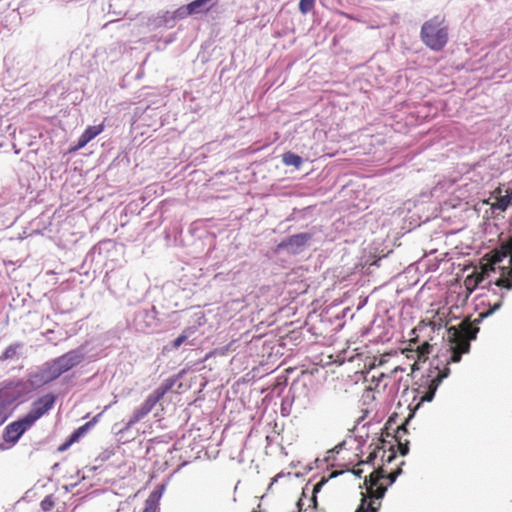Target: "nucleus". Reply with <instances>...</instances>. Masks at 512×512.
<instances>
[{
	"label": "nucleus",
	"mask_w": 512,
	"mask_h": 512,
	"mask_svg": "<svg viewBox=\"0 0 512 512\" xmlns=\"http://www.w3.org/2000/svg\"><path fill=\"white\" fill-rule=\"evenodd\" d=\"M153 496V505H156V502L158 501V499L161 497V492H157V491H154L152 492L149 497H152Z\"/></svg>",
	"instance_id": "7c9ffc66"
},
{
	"label": "nucleus",
	"mask_w": 512,
	"mask_h": 512,
	"mask_svg": "<svg viewBox=\"0 0 512 512\" xmlns=\"http://www.w3.org/2000/svg\"><path fill=\"white\" fill-rule=\"evenodd\" d=\"M143 512H156V505H153V496L148 497L145 501V508Z\"/></svg>",
	"instance_id": "393cba45"
},
{
	"label": "nucleus",
	"mask_w": 512,
	"mask_h": 512,
	"mask_svg": "<svg viewBox=\"0 0 512 512\" xmlns=\"http://www.w3.org/2000/svg\"><path fill=\"white\" fill-rule=\"evenodd\" d=\"M469 350L470 344L467 341H457L454 346H451V353L449 358L445 360L443 368H440L439 363H437L428 370L426 375L421 377L417 388V396L419 400L416 405L411 408L409 416L405 420L404 424L399 427L398 433L400 431L406 433V425L413 418L415 411L419 409L424 402H431L434 399L438 387L450 374L448 364L459 362L462 354L468 353Z\"/></svg>",
	"instance_id": "f257e3e1"
},
{
	"label": "nucleus",
	"mask_w": 512,
	"mask_h": 512,
	"mask_svg": "<svg viewBox=\"0 0 512 512\" xmlns=\"http://www.w3.org/2000/svg\"><path fill=\"white\" fill-rule=\"evenodd\" d=\"M53 506V502L49 499V498H45L42 502H41V508L43 511H48L52 508Z\"/></svg>",
	"instance_id": "bb28decb"
},
{
	"label": "nucleus",
	"mask_w": 512,
	"mask_h": 512,
	"mask_svg": "<svg viewBox=\"0 0 512 512\" xmlns=\"http://www.w3.org/2000/svg\"><path fill=\"white\" fill-rule=\"evenodd\" d=\"M503 247L508 252L512 251V236L507 240L506 243L503 244Z\"/></svg>",
	"instance_id": "c756f323"
},
{
	"label": "nucleus",
	"mask_w": 512,
	"mask_h": 512,
	"mask_svg": "<svg viewBox=\"0 0 512 512\" xmlns=\"http://www.w3.org/2000/svg\"><path fill=\"white\" fill-rule=\"evenodd\" d=\"M19 347H20L19 344L9 345L5 349V351L3 352L2 356L0 357V359H2V360L12 359L17 354V349Z\"/></svg>",
	"instance_id": "aec40b11"
},
{
	"label": "nucleus",
	"mask_w": 512,
	"mask_h": 512,
	"mask_svg": "<svg viewBox=\"0 0 512 512\" xmlns=\"http://www.w3.org/2000/svg\"><path fill=\"white\" fill-rule=\"evenodd\" d=\"M374 458H375V455H372V454H371V455L369 456V460H370V461H372Z\"/></svg>",
	"instance_id": "e433bc0d"
},
{
	"label": "nucleus",
	"mask_w": 512,
	"mask_h": 512,
	"mask_svg": "<svg viewBox=\"0 0 512 512\" xmlns=\"http://www.w3.org/2000/svg\"><path fill=\"white\" fill-rule=\"evenodd\" d=\"M315 0H300L299 1V11L302 14H307L314 7Z\"/></svg>",
	"instance_id": "412c9836"
},
{
	"label": "nucleus",
	"mask_w": 512,
	"mask_h": 512,
	"mask_svg": "<svg viewBox=\"0 0 512 512\" xmlns=\"http://www.w3.org/2000/svg\"><path fill=\"white\" fill-rule=\"evenodd\" d=\"M407 452H408V448L407 447L401 448V454L402 455H405Z\"/></svg>",
	"instance_id": "f704fd0d"
},
{
	"label": "nucleus",
	"mask_w": 512,
	"mask_h": 512,
	"mask_svg": "<svg viewBox=\"0 0 512 512\" xmlns=\"http://www.w3.org/2000/svg\"><path fill=\"white\" fill-rule=\"evenodd\" d=\"M327 483V479L325 478H322L319 482H317L313 489H312V493L315 495L316 493H318L322 487Z\"/></svg>",
	"instance_id": "a878e982"
},
{
	"label": "nucleus",
	"mask_w": 512,
	"mask_h": 512,
	"mask_svg": "<svg viewBox=\"0 0 512 512\" xmlns=\"http://www.w3.org/2000/svg\"><path fill=\"white\" fill-rule=\"evenodd\" d=\"M172 384H161L152 393H150L143 404L135 409L132 416L125 424L124 430H129L136 423L146 417L155 405L164 397V395L171 389Z\"/></svg>",
	"instance_id": "0eeeda50"
},
{
	"label": "nucleus",
	"mask_w": 512,
	"mask_h": 512,
	"mask_svg": "<svg viewBox=\"0 0 512 512\" xmlns=\"http://www.w3.org/2000/svg\"><path fill=\"white\" fill-rule=\"evenodd\" d=\"M512 265V256L509 259ZM466 289L472 293L476 288H488L494 291L495 288L512 289V266L491 267L490 269H474L464 280Z\"/></svg>",
	"instance_id": "f03ea898"
},
{
	"label": "nucleus",
	"mask_w": 512,
	"mask_h": 512,
	"mask_svg": "<svg viewBox=\"0 0 512 512\" xmlns=\"http://www.w3.org/2000/svg\"><path fill=\"white\" fill-rule=\"evenodd\" d=\"M59 377L60 376L54 367L53 362L49 361L44 363L37 370L31 372L28 376L27 382L31 388L37 389Z\"/></svg>",
	"instance_id": "6e6552de"
},
{
	"label": "nucleus",
	"mask_w": 512,
	"mask_h": 512,
	"mask_svg": "<svg viewBox=\"0 0 512 512\" xmlns=\"http://www.w3.org/2000/svg\"><path fill=\"white\" fill-rule=\"evenodd\" d=\"M56 402V396L52 393H48L39 397L32 403L30 411L24 415L32 425L46 414L50 409L53 408Z\"/></svg>",
	"instance_id": "1a4fd4ad"
},
{
	"label": "nucleus",
	"mask_w": 512,
	"mask_h": 512,
	"mask_svg": "<svg viewBox=\"0 0 512 512\" xmlns=\"http://www.w3.org/2000/svg\"><path fill=\"white\" fill-rule=\"evenodd\" d=\"M196 331V327L194 326H191V327H186L183 331H182V335H186L187 336V340L189 341V338L195 333Z\"/></svg>",
	"instance_id": "cd10ccee"
},
{
	"label": "nucleus",
	"mask_w": 512,
	"mask_h": 512,
	"mask_svg": "<svg viewBox=\"0 0 512 512\" xmlns=\"http://www.w3.org/2000/svg\"><path fill=\"white\" fill-rule=\"evenodd\" d=\"M101 417V413L96 415L93 419H91L89 422H93V426L98 422V419Z\"/></svg>",
	"instance_id": "2f4dec72"
},
{
	"label": "nucleus",
	"mask_w": 512,
	"mask_h": 512,
	"mask_svg": "<svg viewBox=\"0 0 512 512\" xmlns=\"http://www.w3.org/2000/svg\"><path fill=\"white\" fill-rule=\"evenodd\" d=\"M297 505H298V507H299V508H300V510H301V509H302V507H303L302 500H299Z\"/></svg>",
	"instance_id": "c9c22d12"
},
{
	"label": "nucleus",
	"mask_w": 512,
	"mask_h": 512,
	"mask_svg": "<svg viewBox=\"0 0 512 512\" xmlns=\"http://www.w3.org/2000/svg\"><path fill=\"white\" fill-rule=\"evenodd\" d=\"M400 473L401 470L399 469L397 472L390 473L389 475L385 476L382 471H373L369 477L365 479L368 493L373 500L367 502L366 497H363L356 512H377L378 507L374 505V500L382 499L387 491V487L379 483L380 480L383 478H388L389 484H393Z\"/></svg>",
	"instance_id": "39448f33"
},
{
	"label": "nucleus",
	"mask_w": 512,
	"mask_h": 512,
	"mask_svg": "<svg viewBox=\"0 0 512 512\" xmlns=\"http://www.w3.org/2000/svg\"><path fill=\"white\" fill-rule=\"evenodd\" d=\"M93 427V422H86L84 425L77 428L71 435L72 441H78L82 436H84L89 429Z\"/></svg>",
	"instance_id": "a211bd4d"
},
{
	"label": "nucleus",
	"mask_w": 512,
	"mask_h": 512,
	"mask_svg": "<svg viewBox=\"0 0 512 512\" xmlns=\"http://www.w3.org/2000/svg\"><path fill=\"white\" fill-rule=\"evenodd\" d=\"M185 342H187L191 346L194 345V340L188 341L186 335L180 334L172 341V348L178 349Z\"/></svg>",
	"instance_id": "4be33fe9"
},
{
	"label": "nucleus",
	"mask_w": 512,
	"mask_h": 512,
	"mask_svg": "<svg viewBox=\"0 0 512 512\" xmlns=\"http://www.w3.org/2000/svg\"><path fill=\"white\" fill-rule=\"evenodd\" d=\"M5 393L3 389H0V426H2L9 418L8 408L4 403Z\"/></svg>",
	"instance_id": "f3484780"
},
{
	"label": "nucleus",
	"mask_w": 512,
	"mask_h": 512,
	"mask_svg": "<svg viewBox=\"0 0 512 512\" xmlns=\"http://www.w3.org/2000/svg\"><path fill=\"white\" fill-rule=\"evenodd\" d=\"M479 331V328L474 326H467L461 335H459L456 331L453 333L454 337H459L458 341H467L470 344L471 340H475L477 333Z\"/></svg>",
	"instance_id": "ddd939ff"
},
{
	"label": "nucleus",
	"mask_w": 512,
	"mask_h": 512,
	"mask_svg": "<svg viewBox=\"0 0 512 512\" xmlns=\"http://www.w3.org/2000/svg\"><path fill=\"white\" fill-rule=\"evenodd\" d=\"M284 474L283 473H279L277 474L274 478H273V482H276L278 481L279 478H281Z\"/></svg>",
	"instance_id": "72a5a7b5"
},
{
	"label": "nucleus",
	"mask_w": 512,
	"mask_h": 512,
	"mask_svg": "<svg viewBox=\"0 0 512 512\" xmlns=\"http://www.w3.org/2000/svg\"><path fill=\"white\" fill-rule=\"evenodd\" d=\"M211 0H194L186 6L188 14L199 13Z\"/></svg>",
	"instance_id": "2eb2a0df"
},
{
	"label": "nucleus",
	"mask_w": 512,
	"mask_h": 512,
	"mask_svg": "<svg viewBox=\"0 0 512 512\" xmlns=\"http://www.w3.org/2000/svg\"><path fill=\"white\" fill-rule=\"evenodd\" d=\"M75 441H72V435H70L69 439L63 443L60 447H59V450L60 451H64L66 450L70 445H72Z\"/></svg>",
	"instance_id": "c85d7f7f"
},
{
	"label": "nucleus",
	"mask_w": 512,
	"mask_h": 512,
	"mask_svg": "<svg viewBox=\"0 0 512 512\" xmlns=\"http://www.w3.org/2000/svg\"><path fill=\"white\" fill-rule=\"evenodd\" d=\"M89 342H85L75 349L69 350L63 355L52 360L59 376L73 369L82 363L85 359L94 360V355H90Z\"/></svg>",
	"instance_id": "423d86ee"
},
{
	"label": "nucleus",
	"mask_w": 512,
	"mask_h": 512,
	"mask_svg": "<svg viewBox=\"0 0 512 512\" xmlns=\"http://www.w3.org/2000/svg\"><path fill=\"white\" fill-rule=\"evenodd\" d=\"M512 201V189L507 190L506 194L499 197L495 203V208L501 211H505Z\"/></svg>",
	"instance_id": "dca6fc26"
},
{
	"label": "nucleus",
	"mask_w": 512,
	"mask_h": 512,
	"mask_svg": "<svg viewBox=\"0 0 512 512\" xmlns=\"http://www.w3.org/2000/svg\"><path fill=\"white\" fill-rule=\"evenodd\" d=\"M312 239L311 233H299L289 236L278 244L279 250H284L290 254L297 255L304 251L305 247Z\"/></svg>",
	"instance_id": "9d476101"
},
{
	"label": "nucleus",
	"mask_w": 512,
	"mask_h": 512,
	"mask_svg": "<svg viewBox=\"0 0 512 512\" xmlns=\"http://www.w3.org/2000/svg\"><path fill=\"white\" fill-rule=\"evenodd\" d=\"M282 162L286 166H294L296 168H299L302 164V158L293 152H285L282 155Z\"/></svg>",
	"instance_id": "4468645a"
},
{
	"label": "nucleus",
	"mask_w": 512,
	"mask_h": 512,
	"mask_svg": "<svg viewBox=\"0 0 512 512\" xmlns=\"http://www.w3.org/2000/svg\"><path fill=\"white\" fill-rule=\"evenodd\" d=\"M431 350H432V345L429 344L427 341H425L418 347V352H419L420 357H427V355H429L431 353Z\"/></svg>",
	"instance_id": "5701e85b"
},
{
	"label": "nucleus",
	"mask_w": 512,
	"mask_h": 512,
	"mask_svg": "<svg viewBox=\"0 0 512 512\" xmlns=\"http://www.w3.org/2000/svg\"><path fill=\"white\" fill-rule=\"evenodd\" d=\"M444 23L443 15H435L425 21L421 27V40L434 51H440L448 42V29Z\"/></svg>",
	"instance_id": "20e7f679"
},
{
	"label": "nucleus",
	"mask_w": 512,
	"mask_h": 512,
	"mask_svg": "<svg viewBox=\"0 0 512 512\" xmlns=\"http://www.w3.org/2000/svg\"><path fill=\"white\" fill-rule=\"evenodd\" d=\"M383 377H385V375L383 373H381L379 376V380H382Z\"/></svg>",
	"instance_id": "4c0bfd02"
},
{
	"label": "nucleus",
	"mask_w": 512,
	"mask_h": 512,
	"mask_svg": "<svg viewBox=\"0 0 512 512\" xmlns=\"http://www.w3.org/2000/svg\"><path fill=\"white\" fill-rule=\"evenodd\" d=\"M353 473H354V475H356V476L360 477V476H361V473H362V470H361V469H354V470H353Z\"/></svg>",
	"instance_id": "473e14b6"
},
{
	"label": "nucleus",
	"mask_w": 512,
	"mask_h": 512,
	"mask_svg": "<svg viewBox=\"0 0 512 512\" xmlns=\"http://www.w3.org/2000/svg\"><path fill=\"white\" fill-rule=\"evenodd\" d=\"M4 79L26 80L34 73L36 64L33 55L20 51H10L4 57Z\"/></svg>",
	"instance_id": "7ed1b4c3"
},
{
	"label": "nucleus",
	"mask_w": 512,
	"mask_h": 512,
	"mask_svg": "<svg viewBox=\"0 0 512 512\" xmlns=\"http://www.w3.org/2000/svg\"><path fill=\"white\" fill-rule=\"evenodd\" d=\"M103 131L102 125L89 126L78 139L77 148H83Z\"/></svg>",
	"instance_id": "f8f14e48"
},
{
	"label": "nucleus",
	"mask_w": 512,
	"mask_h": 512,
	"mask_svg": "<svg viewBox=\"0 0 512 512\" xmlns=\"http://www.w3.org/2000/svg\"><path fill=\"white\" fill-rule=\"evenodd\" d=\"M162 22L164 23V25L166 27H173L174 24H175V18L173 15H171L169 12H166L164 15H163V20Z\"/></svg>",
	"instance_id": "b1692460"
},
{
	"label": "nucleus",
	"mask_w": 512,
	"mask_h": 512,
	"mask_svg": "<svg viewBox=\"0 0 512 512\" xmlns=\"http://www.w3.org/2000/svg\"><path fill=\"white\" fill-rule=\"evenodd\" d=\"M29 420L23 416L22 418L8 424L3 431V440L6 443L15 444L20 437L32 427Z\"/></svg>",
	"instance_id": "9b49d317"
},
{
	"label": "nucleus",
	"mask_w": 512,
	"mask_h": 512,
	"mask_svg": "<svg viewBox=\"0 0 512 512\" xmlns=\"http://www.w3.org/2000/svg\"><path fill=\"white\" fill-rule=\"evenodd\" d=\"M501 306H502V300L500 299L497 302H495L487 311L481 312L479 314V318L477 320H475V322L479 323L483 318L488 317L489 315H491L492 313L497 311Z\"/></svg>",
	"instance_id": "6ab92c4d"
},
{
	"label": "nucleus",
	"mask_w": 512,
	"mask_h": 512,
	"mask_svg": "<svg viewBox=\"0 0 512 512\" xmlns=\"http://www.w3.org/2000/svg\"><path fill=\"white\" fill-rule=\"evenodd\" d=\"M311 500L314 502V504H316V499H315V497H313Z\"/></svg>",
	"instance_id": "58836bf2"
}]
</instances>
